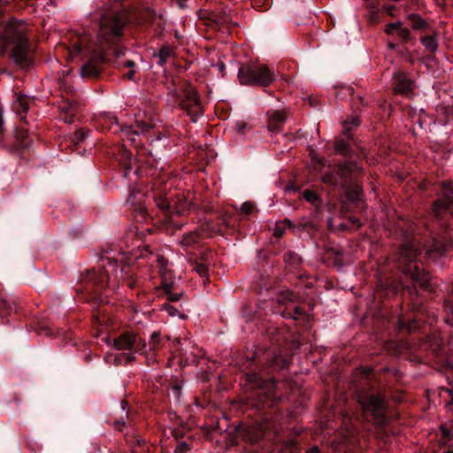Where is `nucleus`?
Wrapping results in <instances>:
<instances>
[{
  "label": "nucleus",
  "instance_id": "a211bd4d",
  "mask_svg": "<svg viewBox=\"0 0 453 453\" xmlns=\"http://www.w3.org/2000/svg\"><path fill=\"white\" fill-rule=\"evenodd\" d=\"M173 54V49L170 46H164L162 47L158 53L157 54V57L158 58V65H163L168 58H170Z\"/></svg>",
  "mask_w": 453,
  "mask_h": 453
},
{
  "label": "nucleus",
  "instance_id": "f704fd0d",
  "mask_svg": "<svg viewBox=\"0 0 453 453\" xmlns=\"http://www.w3.org/2000/svg\"><path fill=\"white\" fill-rule=\"evenodd\" d=\"M134 73H135V71L134 70H130L127 74L126 76L127 77V79L129 80H133L134 77Z\"/></svg>",
  "mask_w": 453,
  "mask_h": 453
},
{
  "label": "nucleus",
  "instance_id": "4be33fe9",
  "mask_svg": "<svg viewBox=\"0 0 453 453\" xmlns=\"http://www.w3.org/2000/svg\"><path fill=\"white\" fill-rule=\"evenodd\" d=\"M161 311H166L167 314L171 317L184 318V315H181L180 311L169 303H165L164 304H162Z\"/></svg>",
  "mask_w": 453,
  "mask_h": 453
},
{
  "label": "nucleus",
  "instance_id": "e433bc0d",
  "mask_svg": "<svg viewBox=\"0 0 453 453\" xmlns=\"http://www.w3.org/2000/svg\"><path fill=\"white\" fill-rule=\"evenodd\" d=\"M125 65H126L127 67L132 68V67H134V63L133 61H131V60H128V61H127V62L125 63Z\"/></svg>",
  "mask_w": 453,
  "mask_h": 453
},
{
  "label": "nucleus",
  "instance_id": "c85d7f7f",
  "mask_svg": "<svg viewBox=\"0 0 453 453\" xmlns=\"http://www.w3.org/2000/svg\"><path fill=\"white\" fill-rule=\"evenodd\" d=\"M399 21L395 23H388L386 25L384 31L388 35L396 34V30L399 27Z\"/></svg>",
  "mask_w": 453,
  "mask_h": 453
},
{
  "label": "nucleus",
  "instance_id": "473e14b6",
  "mask_svg": "<svg viewBox=\"0 0 453 453\" xmlns=\"http://www.w3.org/2000/svg\"><path fill=\"white\" fill-rule=\"evenodd\" d=\"M346 146L347 145L343 142H337L335 144L336 150L342 152L345 150Z\"/></svg>",
  "mask_w": 453,
  "mask_h": 453
},
{
  "label": "nucleus",
  "instance_id": "412c9836",
  "mask_svg": "<svg viewBox=\"0 0 453 453\" xmlns=\"http://www.w3.org/2000/svg\"><path fill=\"white\" fill-rule=\"evenodd\" d=\"M409 19L411 22L412 28L414 29L424 28L427 25L426 22L419 15L417 14L409 15Z\"/></svg>",
  "mask_w": 453,
  "mask_h": 453
},
{
  "label": "nucleus",
  "instance_id": "2eb2a0df",
  "mask_svg": "<svg viewBox=\"0 0 453 453\" xmlns=\"http://www.w3.org/2000/svg\"><path fill=\"white\" fill-rule=\"evenodd\" d=\"M201 238L202 235L200 232H198L197 230H194L192 232L185 234L182 239L180 241V243L187 248L194 247L195 245L199 243Z\"/></svg>",
  "mask_w": 453,
  "mask_h": 453
},
{
  "label": "nucleus",
  "instance_id": "c756f323",
  "mask_svg": "<svg viewBox=\"0 0 453 453\" xmlns=\"http://www.w3.org/2000/svg\"><path fill=\"white\" fill-rule=\"evenodd\" d=\"M254 209V204L251 202H245L241 206V211L244 214L250 213Z\"/></svg>",
  "mask_w": 453,
  "mask_h": 453
},
{
  "label": "nucleus",
  "instance_id": "a878e982",
  "mask_svg": "<svg viewBox=\"0 0 453 453\" xmlns=\"http://www.w3.org/2000/svg\"><path fill=\"white\" fill-rule=\"evenodd\" d=\"M12 56L18 62H22L26 59V52L21 46H17L12 50Z\"/></svg>",
  "mask_w": 453,
  "mask_h": 453
},
{
  "label": "nucleus",
  "instance_id": "b1692460",
  "mask_svg": "<svg viewBox=\"0 0 453 453\" xmlns=\"http://www.w3.org/2000/svg\"><path fill=\"white\" fill-rule=\"evenodd\" d=\"M165 293L166 295L167 301L169 302H177L180 300L182 293H173L172 292V286L169 284L164 285Z\"/></svg>",
  "mask_w": 453,
  "mask_h": 453
},
{
  "label": "nucleus",
  "instance_id": "f03ea898",
  "mask_svg": "<svg viewBox=\"0 0 453 453\" xmlns=\"http://www.w3.org/2000/svg\"><path fill=\"white\" fill-rule=\"evenodd\" d=\"M127 22L125 11L119 8V4L104 11L99 19L97 32V45L108 48L115 43L122 35V31Z\"/></svg>",
  "mask_w": 453,
  "mask_h": 453
},
{
  "label": "nucleus",
  "instance_id": "423d86ee",
  "mask_svg": "<svg viewBox=\"0 0 453 453\" xmlns=\"http://www.w3.org/2000/svg\"><path fill=\"white\" fill-rule=\"evenodd\" d=\"M114 347L119 350H129L130 355L127 359H134V354H143L147 351L145 341L134 332H125L114 339Z\"/></svg>",
  "mask_w": 453,
  "mask_h": 453
},
{
  "label": "nucleus",
  "instance_id": "f257e3e1",
  "mask_svg": "<svg viewBox=\"0 0 453 453\" xmlns=\"http://www.w3.org/2000/svg\"><path fill=\"white\" fill-rule=\"evenodd\" d=\"M96 42L88 41L87 37L80 38L69 50V56L73 59H88L81 68V74L85 78L97 77L100 73V64L104 61V50Z\"/></svg>",
  "mask_w": 453,
  "mask_h": 453
},
{
  "label": "nucleus",
  "instance_id": "2f4dec72",
  "mask_svg": "<svg viewBox=\"0 0 453 453\" xmlns=\"http://www.w3.org/2000/svg\"><path fill=\"white\" fill-rule=\"evenodd\" d=\"M160 334L157 332H154L151 335V345L152 347L150 349H155L159 342Z\"/></svg>",
  "mask_w": 453,
  "mask_h": 453
},
{
  "label": "nucleus",
  "instance_id": "cd10ccee",
  "mask_svg": "<svg viewBox=\"0 0 453 453\" xmlns=\"http://www.w3.org/2000/svg\"><path fill=\"white\" fill-rule=\"evenodd\" d=\"M396 35L403 41H407L410 38V30L406 27H403L400 22L398 29L396 30Z\"/></svg>",
  "mask_w": 453,
  "mask_h": 453
},
{
  "label": "nucleus",
  "instance_id": "aec40b11",
  "mask_svg": "<svg viewBox=\"0 0 453 453\" xmlns=\"http://www.w3.org/2000/svg\"><path fill=\"white\" fill-rule=\"evenodd\" d=\"M421 42L424 47L430 52H434L437 50V42L434 36L427 35L421 38Z\"/></svg>",
  "mask_w": 453,
  "mask_h": 453
},
{
  "label": "nucleus",
  "instance_id": "393cba45",
  "mask_svg": "<svg viewBox=\"0 0 453 453\" xmlns=\"http://www.w3.org/2000/svg\"><path fill=\"white\" fill-rule=\"evenodd\" d=\"M133 127L141 134H145L153 127V125L150 122H145L142 119H136L135 124Z\"/></svg>",
  "mask_w": 453,
  "mask_h": 453
},
{
  "label": "nucleus",
  "instance_id": "6e6552de",
  "mask_svg": "<svg viewBox=\"0 0 453 453\" xmlns=\"http://www.w3.org/2000/svg\"><path fill=\"white\" fill-rule=\"evenodd\" d=\"M354 168L357 169L358 167L357 165H353L351 163L341 165L336 175L333 173H326L323 175L322 180L332 186L344 185L346 183V180H343V177L348 173L352 172Z\"/></svg>",
  "mask_w": 453,
  "mask_h": 453
},
{
  "label": "nucleus",
  "instance_id": "c9c22d12",
  "mask_svg": "<svg viewBox=\"0 0 453 453\" xmlns=\"http://www.w3.org/2000/svg\"><path fill=\"white\" fill-rule=\"evenodd\" d=\"M306 453H320L318 447H313L306 451Z\"/></svg>",
  "mask_w": 453,
  "mask_h": 453
},
{
  "label": "nucleus",
  "instance_id": "72a5a7b5",
  "mask_svg": "<svg viewBox=\"0 0 453 453\" xmlns=\"http://www.w3.org/2000/svg\"><path fill=\"white\" fill-rule=\"evenodd\" d=\"M19 105L24 112H26L28 110V106L27 105L26 102H24V100L22 99L19 100Z\"/></svg>",
  "mask_w": 453,
  "mask_h": 453
},
{
  "label": "nucleus",
  "instance_id": "ea45409f",
  "mask_svg": "<svg viewBox=\"0 0 453 453\" xmlns=\"http://www.w3.org/2000/svg\"><path fill=\"white\" fill-rule=\"evenodd\" d=\"M359 123H360V121H359L357 118L353 119V120H352V124H353V125H355V126H358V125H359Z\"/></svg>",
  "mask_w": 453,
  "mask_h": 453
},
{
  "label": "nucleus",
  "instance_id": "58836bf2",
  "mask_svg": "<svg viewBox=\"0 0 453 453\" xmlns=\"http://www.w3.org/2000/svg\"><path fill=\"white\" fill-rule=\"evenodd\" d=\"M0 308H6L7 309V303L5 300H0Z\"/></svg>",
  "mask_w": 453,
  "mask_h": 453
},
{
  "label": "nucleus",
  "instance_id": "1a4fd4ad",
  "mask_svg": "<svg viewBox=\"0 0 453 453\" xmlns=\"http://www.w3.org/2000/svg\"><path fill=\"white\" fill-rule=\"evenodd\" d=\"M176 199V201H173L172 196H165L164 202L158 203V205L163 209L172 210L176 214H183L188 210L190 204L183 196H177Z\"/></svg>",
  "mask_w": 453,
  "mask_h": 453
},
{
  "label": "nucleus",
  "instance_id": "7ed1b4c3",
  "mask_svg": "<svg viewBox=\"0 0 453 453\" xmlns=\"http://www.w3.org/2000/svg\"><path fill=\"white\" fill-rule=\"evenodd\" d=\"M169 96L196 122L203 114V109L196 89L188 83L170 90Z\"/></svg>",
  "mask_w": 453,
  "mask_h": 453
},
{
  "label": "nucleus",
  "instance_id": "37998d69",
  "mask_svg": "<svg viewBox=\"0 0 453 453\" xmlns=\"http://www.w3.org/2000/svg\"><path fill=\"white\" fill-rule=\"evenodd\" d=\"M443 453H453V449L452 450H448V451L443 452Z\"/></svg>",
  "mask_w": 453,
  "mask_h": 453
},
{
  "label": "nucleus",
  "instance_id": "6ab92c4d",
  "mask_svg": "<svg viewBox=\"0 0 453 453\" xmlns=\"http://www.w3.org/2000/svg\"><path fill=\"white\" fill-rule=\"evenodd\" d=\"M291 225V221L288 219L277 223L273 231L274 236L280 238L284 234V230L286 228H290Z\"/></svg>",
  "mask_w": 453,
  "mask_h": 453
},
{
  "label": "nucleus",
  "instance_id": "9b49d317",
  "mask_svg": "<svg viewBox=\"0 0 453 453\" xmlns=\"http://www.w3.org/2000/svg\"><path fill=\"white\" fill-rule=\"evenodd\" d=\"M285 120L286 115L283 111H274L268 117V131L273 134H278L281 132Z\"/></svg>",
  "mask_w": 453,
  "mask_h": 453
},
{
  "label": "nucleus",
  "instance_id": "7c9ffc66",
  "mask_svg": "<svg viewBox=\"0 0 453 453\" xmlns=\"http://www.w3.org/2000/svg\"><path fill=\"white\" fill-rule=\"evenodd\" d=\"M303 197L308 201V202H314L318 199V196L316 195V193H314L313 191L311 190H305L303 192Z\"/></svg>",
  "mask_w": 453,
  "mask_h": 453
},
{
  "label": "nucleus",
  "instance_id": "0eeeda50",
  "mask_svg": "<svg viewBox=\"0 0 453 453\" xmlns=\"http://www.w3.org/2000/svg\"><path fill=\"white\" fill-rule=\"evenodd\" d=\"M102 270L99 272L97 284L102 287L109 284L111 277H118L119 265L116 259L104 257L101 259Z\"/></svg>",
  "mask_w": 453,
  "mask_h": 453
},
{
  "label": "nucleus",
  "instance_id": "79ce46f5",
  "mask_svg": "<svg viewBox=\"0 0 453 453\" xmlns=\"http://www.w3.org/2000/svg\"><path fill=\"white\" fill-rule=\"evenodd\" d=\"M388 47H389V48H391V49H393V48H395V45H394L393 43H391V42H390V43H388Z\"/></svg>",
  "mask_w": 453,
  "mask_h": 453
},
{
  "label": "nucleus",
  "instance_id": "f3484780",
  "mask_svg": "<svg viewBox=\"0 0 453 453\" xmlns=\"http://www.w3.org/2000/svg\"><path fill=\"white\" fill-rule=\"evenodd\" d=\"M139 134H141V133L133 126L123 127L120 128V135L122 140L130 142L131 143H135L136 137Z\"/></svg>",
  "mask_w": 453,
  "mask_h": 453
},
{
  "label": "nucleus",
  "instance_id": "20e7f679",
  "mask_svg": "<svg viewBox=\"0 0 453 453\" xmlns=\"http://www.w3.org/2000/svg\"><path fill=\"white\" fill-rule=\"evenodd\" d=\"M240 82L243 85L267 87L276 81V75L264 64L245 65L238 72Z\"/></svg>",
  "mask_w": 453,
  "mask_h": 453
},
{
  "label": "nucleus",
  "instance_id": "5701e85b",
  "mask_svg": "<svg viewBox=\"0 0 453 453\" xmlns=\"http://www.w3.org/2000/svg\"><path fill=\"white\" fill-rule=\"evenodd\" d=\"M190 264L192 265V270L198 273L201 277L206 278L207 277V272L208 267L206 265L197 262L190 261Z\"/></svg>",
  "mask_w": 453,
  "mask_h": 453
},
{
  "label": "nucleus",
  "instance_id": "9d476101",
  "mask_svg": "<svg viewBox=\"0 0 453 453\" xmlns=\"http://www.w3.org/2000/svg\"><path fill=\"white\" fill-rule=\"evenodd\" d=\"M453 202V191L451 188L443 185L442 197L436 200L434 203V213L436 217H439L443 211H445Z\"/></svg>",
  "mask_w": 453,
  "mask_h": 453
},
{
  "label": "nucleus",
  "instance_id": "4468645a",
  "mask_svg": "<svg viewBox=\"0 0 453 453\" xmlns=\"http://www.w3.org/2000/svg\"><path fill=\"white\" fill-rule=\"evenodd\" d=\"M395 92L407 96L412 90V81L404 77H399L395 82Z\"/></svg>",
  "mask_w": 453,
  "mask_h": 453
},
{
  "label": "nucleus",
  "instance_id": "4c0bfd02",
  "mask_svg": "<svg viewBox=\"0 0 453 453\" xmlns=\"http://www.w3.org/2000/svg\"><path fill=\"white\" fill-rule=\"evenodd\" d=\"M302 313V310L300 308H296L295 309V317L294 319H296L298 315H300Z\"/></svg>",
  "mask_w": 453,
  "mask_h": 453
},
{
  "label": "nucleus",
  "instance_id": "39448f33",
  "mask_svg": "<svg viewBox=\"0 0 453 453\" xmlns=\"http://www.w3.org/2000/svg\"><path fill=\"white\" fill-rule=\"evenodd\" d=\"M357 402L364 413H370L375 423L384 422L387 402L383 395L372 392L360 394L357 396Z\"/></svg>",
  "mask_w": 453,
  "mask_h": 453
},
{
  "label": "nucleus",
  "instance_id": "a19ab883",
  "mask_svg": "<svg viewBox=\"0 0 453 453\" xmlns=\"http://www.w3.org/2000/svg\"><path fill=\"white\" fill-rule=\"evenodd\" d=\"M158 262L162 264L163 266H165V258L164 257H160L158 258Z\"/></svg>",
  "mask_w": 453,
  "mask_h": 453
},
{
  "label": "nucleus",
  "instance_id": "ddd939ff",
  "mask_svg": "<svg viewBox=\"0 0 453 453\" xmlns=\"http://www.w3.org/2000/svg\"><path fill=\"white\" fill-rule=\"evenodd\" d=\"M419 252L412 243L404 244L400 249V257L402 259L412 262L418 257Z\"/></svg>",
  "mask_w": 453,
  "mask_h": 453
},
{
  "label": "nucleus",
  "instance_id": "bb28decb",
  "mask_svg": "<svg viewBox=\"0 0 453 453\" xmlns=\"http://www.w3.org/2000/svg\"><path fill=\"white\" fill-rule=\"evenodd\" d=\"M446 251V249L444 247V245L441 244V243H437L434 245V248L428 250L426 251V254L431 257L433 254L436 253L438 256H441L444 254V252Z\"/></svg>",
  "mask_w": 453,
  "mask_h": 453
},
{
  "label": "nucleus",
  "instance_id": "f8f14e48",
  "mask_svg": "<svg viewBox=\"0 0 453 453\" xmlns=\"http://www.w3.org/2000/svg\"><path fill=\"white\" fill-rule=\"evenodd\" d=\"M406 273L411 274V279L415 282L420 284L422 287L427 286L430 278L428 273L424 270L419 269L417 265H414L413 267H410Z\"/></svg>",
  "mask_w": 453,
  "mask_h": 453
},
{
  "label": "nucleus",
  "instance_id": "dca6fc26",
  "mask_svg": "<svg viewBox=\"0 0 453 453\" xmlns=\"http://www.w3.org/2000/svg\"><path fill=\"white\" fill-rule=\"evenodd\" d=\"M139 134H141V133L133 126L123 127L120 128V135L122 140L130 142L131 143H135L136 137Z\"/></svg>",
  "mask_w": 453,
  "mask_h": 453
}]
</instances>
